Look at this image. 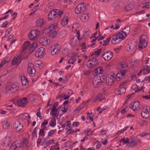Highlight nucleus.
Listing matches in <instances>:
<instances>
[{
	"label": "nucleus",
	"mask_w": 150,
	"mask_h": 150,
	"mask_svg": "<svg viewBox=\"0 0 150 150\" xmlns=\"http://www.w3.org/2000/svg\"><path fill=\"white\" fill-rule=\"evenodd\" d=\"M112 38L111 42L113 44H116L119 43L125 37L122 32L120 31L116 34H114L113 35Z\"/></svg>",
	"instance_id": "nucleus-1"
},
{
	"label": "nucleus",
	"mask_w": 150,
	"mask_h": 150,
	"mask_svg": "<svg viewBox=\"0 0 150 150\" xmlns=\"http://www.w3.org/2000/svg\"><path fill=\"white\" fill-rule=\"evenodd\" d=\"M63 13V12L62 11H60V10H52L48 15V20H53L59 15H61Z\"/></svg>",
	"instance_id": "nucleus-2"
},
{
	"label": "nucleus",
	"mask_w": 150,
	"mask_h": 150,
	"mask_svg": "<svg viewBox=\"0 0 150 150\" xmlns=\"http://www.w3.org/2000/svg\"><path fill=\"white\" fill-rule=\"evenodd\" d=\"M147 38L145 35H142L139 40L138 47L140 49L145 48L147 46Z\"/></svg>",
	"instance_id": "nucleus-3"
},
{
	"label": "nucleus",
	"mask_w": 150,
	"mask_h": 150,
	"mask_svg": "<svg viewBox=\"0 0 150 150\" xmlns=\"http://www.w3.org/2000/svg\"><path fill=\"white\" fill-rule=\"evenodd\" d=\"M115 74L113 72L108 74L106 77V83L109 86H111L114 83Z\"/></svg>",
	"instance_id": "nucleus-4"
},
{
	"label": "nucleus",
	"mask_w": 150,
	"mask_h": 150,
	"mask_svg": "<svg viewBox=\"0 0 150 150\" xmlns=\"http://www.w3.org/2000/svg\"><path fill=\"white\" fill-rule=\"evenodd\" d=\"M19 89V84L16 83L7 86L6 89L10 93H14Z\"/></svg>",
	"instance_id": "nucleus-5"
},
{
	"label": "nucleus",
	"mask_w": 150,
	"mask_h": 150,
	"mask_svg": "<svg viewBox=\"0 0 150 150\" xmlns=\"http://www.w3.org/2000/svg\"><path fill=\"white\" fill-rule=\"evenodd\" d=\"M40 33V31L38 30H31L28 34V36L30 40H33L37 38Z\"/></svg>",
	"instance_id": "nucleus-6"
},
{
	"label": "nucleus",
	"mask_w": 150,
	"mask_h": 150,
	"mask_svg": "<svg viewBox=\"0 0 150 150\" xmlns=\"http://www.w3.org/2000/svg\"><path fill=\"white\" fill-rule=\"evenodd\" d=\"M61 45L58 43L54 44L51 47V54L54 55L59 53L60 50Z\"/></svg>",
	"instance_id": "nucleus-7"
},
{
	"label": "nucleus",
	"mask_w": 150,
	"mask_h": 150,
	"mask_svg": "<svg viewBox=\"0 0 150 150\" xmlns=\"http://www.w3.org/2000/svg\"><path fill=\"white\" fill-rule=\"evenodd\" d=\"M27 72L29 75L31 76H33L36 72V70L35 69L34 67L33 64L32 63H29L28 66Z\"/></svg>",
	"instance_id": "nucleus-8"
},
{
	"label": "nucleus",
	"mask_w": 150,
	"mask_h": 150,
	"mask_svg": "<svg viewBox=\"0 0 150 150\" xmlns=\"http://www.w3.org/2000/svg\"><path fill=\"white\" fill-rule=\"evenodd\" d=\"M14 129L17 132L20 131L23 128V125L19 120L15 121L13 125Z\"/></svg>",
	"instance_id": "nucleus-9"
},
{
	"label": "nucleus",
	"mask_w": 150,
	"mask_h": 150,
	"mask_svg": "<svg viewBox=\"0 0 150 150\" xmlns=\"http://www.w3.org/2000/svg\"><path fill=\"white\" fill-rule=\"evenodd\" d=\"M113 56V53L110 51H107L103 53L102 55V57L107 61L110 60Z\"/></svg>",
	"instance_id": "nucleus-10"
},
{
	"label": "nucleus",
	"mask_w": 150,
	"mask_h": 150,
	"mask_svg": "<svg viewBox=\"0 0 150 150\" xmlns=\"http://www.w3.org/2000/svg\"><path fill=\"white\" fill-rule=\"evenodd\" d=\"M127 69H122L120 70L116 75V80L119 81L120 79H123L125 76V74L127 71Z\"/></svg>",
	"instance_id": "nucleus-11"
},
{
	"label": "nucleus",
	"mask_w": 150,
	"mask_h": 150,
	"mask_svg": "<svg viewBox=\"0 0 150 150\" xmlns=\"http://www.w3.org/2000/svg\"><path fill=\"white\" fill-rule=\"evenodd\" d=\"M45 49L42 47H40L36 51L35 54L36 57L38 58H42L43 55H45Z\"/></svg>",
	"instance_id": "nucleus-12"
},
{
	"label": "nucleus",
	"mask_w": 150,
	"mask_h": 150,
	"mask_svg": "<svg viewBox=\"0 0 150 150\" xmlns=\"http://www.w3.org/2000/svg\"><path fill=\"white\" fill-rule=\"evenodd\" d=\"M28 102V99L26 98H25L22 99L18 100L17 102V103L19 106H25L27 104Z\"/></svg>",
	"instance_id": "nucleus-13"
},
{
	"label": "nucleus",
	"mask_w": 150,
	"mask_h": 150,
	"mask_svg": "<svg viewBox=\"0 0 150 150\" xmlns=\"http://www.w3.org/2000/svg\"><path fill=\"white\" fill-rule=\"evenodd\" d=\"M141 114L143 118L146 119L150 116V113L147 111V108H144L141 111Z\"/></svg>",
	"instance_id": "nucleus-14"
},
{
	"label": "nucleus",
	"mask_w": 150,
	"mask_h": 150,
	"mask_svg": "<svg viewBox=\"0 0 150 150\" xmlns=\"http://www.w3.org/2000/svg\"><path fill=\"white\" fill-rule=\"evenodd\" d=\"M101 81L98 77L95 78L93 80L92 82L94 87L97 88L99 87L102 85V83L100 82Z\"/></svg>",
	"instance_id": "nucleus-15"
},
{
	"label": "nucleus",
	"mask_w": 150,
	"mask_h": 150,
	"mask_svg": "<svg viewBox=\"0 0 150 150\" xmlns=\"http://www.w3.org/2000/svg\"><path fill=\"white\" fill-rule=\"evenodd\" d=\"M57 25V23H54L51 24L46 29V32H47L48 33L51 32L55 29Z\"/></svg>",
	"instance_id": "nucleus-16"
},
{
	"label": "nucleus",
	"mask_w": 150,
	"mask_h": 150,
	"mask_svg": "<svg viewBox=\"0 0 150 150\" xmlns=\"http://www.w3.org/2000/svg\"><path fill=\"white\" fill-rule=\"evenodd\" d=\"M137 143V140L135 137H133L129 139V145L131 147L136 146Z\"/></svg>",
	"instance_id": "nucleus-17"
},
{
	"label": "nucleus",
	"mask_w": 150,
	"mask_h": 150,
	"mask_svg": "<svg viewBox=\"0 0 150 150\" xmlns=\"http://www.w3.org/2000/svg\"><path fill=\"white\" fill-rule=\"evenodd\" d=\"M36 26L38 27H42L45 24L44 19L43 18H40L37 20L36 22Z\"/></svg>",
	"instance_id": "nucleus-18"
},
{
	"label": "nucleus",
	"mask_w": 150,
	"mask_h": 150,
	"mask_svg": "<svg viewBox=\"0 0 150 150\" xmlns=\"http://www.w3.org/2000/svg\"><path fill=\"white\" fill-rule=\"evenodd\" d=\"M94 72V75H96L98 74H100L102 73L104 71L103 68L102 67H99L97 68L95 70Z\"/></svg>",
	"instance_id": "nucleus-19"
},
{
	"label": "nucleus",
	"mask_w": 150,
	"mask_h": 150,
	"mask_svg": "<svg viewBox=\"0 0 150 150\" xmlns=\"http://www.w3.org/2000/svg\"><path fill=\"white\" fill-rule=\"evenodd\" d=\"M86 8H88L86 5L84 3H82L79 4L75 9H85Z\"/></svg>",
	"instance_id": "nucleus-20"
},
{
	"label": "nucleus",
	"mask_w": 150,
	"mask_h": 150,
	"mask_svg": "<svg viewBox=\"0 0 150 150\" xmlns=\"http://www.w3.org/2000/svg\"><path fill=\"white\" fill-rule=\"evenodd\" d=\"M88 62H92V63L93 64V65L96 66L99 64V62H98L97 59L96 57H92L88 60Z\"/></svg>",
	"instance_id": "nucleus-21"
},
{
	"label": "nucleus",
	"mask_w": 150,
	"mask_h": 150,
	"mask_svg": "<svg viewBox=\"0 0 150 150\" xmlns=\"http://www.w3.org/2000/svg\"><path fill=\"white\" fill-rule=\"evenodd\" d=\"M134 3L133 1H130L129 4L125 7V9H132L134 8Z\"/></svg>",
	"instance_id": "nucleus-22"
},
{
	"label": "nucleus",
	"mask_w": 150,
	"mask_h": 150,
	"mask_svg": "<svg viewBox=\"0 0 150 150\" xmlns=\"http://www.w3.org/2000/svg\"><path fill=\"white\" fill-rule=\"evenodd\" d=\"M19 147V144L16 142H13L10 147V150H18Z\"/></svg>",
	"instance_id": "nucleus-23"
},
{
	"label": "nucleus",
	"mask_w": 150,
	"mask_h": 150,
	"mask_svg": "<svg viewBox=\"0 0 150 150\" xmlns=\"http://www.w3.org/2000/svg\"><path fill=\"white\" fill-rule=\"evenodd\" d=\"M76 38V37L73 36L70 39V42L69 43L72 46H75L76 44V42H77V40Z\"/></svg>",
	"instance_id": "nucleus-24"
},
{
	"label": "nucleus",
	"mask_w": 150,
	"mask_h": 150,
	"mask_svg": "<svg viewBox=\"0 0 150 150\" xmlns=\"http://www.w3.org/2000/svg\"><path fill=\"white\" fill-rule=\"evenodd\" d=\"M21 83L23 86H26L28 84V80L25 76H23L21 78Z\"/></svg>",
	"instance_id": "nucleus-25"
},
{
	"label": "nucleus",
	"mask_w": 150,
	"mask_h": 150,
	"mask_svg": "<svg viewBox=\"0 0 150 150\" xmlns=\"http://www.w3.org/2000/svg\"><path fill=\"white\" fill-rule=\"evenodd\" d=\"M38 45L36 42L35 41L33 43L32 46L30 47V52H32L38 47Z\"/></svg>",
	"instance_id": "nucleus-26"
},
{
	"label": "nucleus",
	"mask_w": 150,
	"mask_h": 150,
	"mask_svg": "<svg viewBox=\"0 0 150 150\" xmlns=\"http://www.w3.org/2000/svg\"><path fill=\"white\" fill-rule=\"evenodd\" d=\"M89 18L88 15L86 14H83L81 15L80 18V20L83 22L86 21V20H88Z\"/></svg>",
	"instance_id": "nucleus-27"
},
{
	"label": "nucleus",
	"mask_w": 150,
	"mask_h": 150,
	"mask_svg": "<svg viewBox=\"0 0 150 150\" xmlns=\"http://www.w3.org/2000/svg\"><path fill=\"white\" fill-rule=\"evenodd\" d=\"M119 141L120 143H123V144H127L128 145L129 144V139L127 138H123L119 140Z\"/></svg>",
	"instance_id": "nucleus-28"
},
{
	"label": "nucleus",
	"mask_w": 150,
	"mask_h": 150,
	"mask_svg": "<svg viewBox=\"0 0 150 150\" xmlns=\"http://www.w3.org/2000/svg\"><path fill=\"white\" fill-rule=\"evenodd\" d=\"M10 137L8 136L6 137L4 140V144L8 145L10 143Z\"/></svg>",
	"instance_id": "nucleus-29"
},
{
	"label": "nucleus",
	"mask_w": 150,
	"mask_h": 150,
	"mask_svg": "<svg viewBox=\"0 0 150 150\" xmlns=\"http://www.w3.org/2000/svg\"><path fill=\"white\" fill-rule=\"evenodd\" d=\"M126 88L124 87H122L118 90L117 91L118 93V94L120 95L121 94H122L125 92Z\"/></svg>",
	"instance_id": "nucleus-30"
},
{
	"label": "nucleus",
	"mask_w": 150,
	"mask_h": 150,
	"mask_svg": "<svg viewBox=\"0 0 150 150\" xmlns=\"http://www.w3.org/2000/svg\"><path fill=\"white\" fill-rule=\"evenodd\" d=\"M101 51V49H98L96 51L92 53V54H91V56L93 57L95 55L96 56H98L99 55Z\"/></svg>",
	"instance_id": "nucleus-31"
},
{
	"label": "nucleus",
	"mask_w": 150,
	"mask_h": 150,
	"mask_svg": "<svg viewBox=\"0 0 150 150\" xmlns=\"http://www.w3.org/2000/svg\"><path fill=\"white\" fill-rule=\"evenodd\" d=\"M68 19L67 18V16L65 17L62 20L61 22V24L62 25L64 26L68 24Z\"/></svg>",
	"instance_id": "nucleus-32"
},
{
	"label": "nucleus",
	"mask_w": 150,
	"mask_h": 150,
	"mask_svg": "<svg viewBox=\"0 0 150 150\" xmlns=\"http://www.w3.org/2000/svg\"><path fill=\"white\" fill-rule=\"evenodd\" d=\"M10 125L9 122H4L3 123V127L4 128L8 129Z\"/></svg>",
	"instance_id": "nucleus-33"
},
{
	"label": "nucleus",
	"mask_w": 150,
	"mask_h": 150,
	"mask_svg": "<svg viewBox=\"0 0 150 150\" xmlns=\"http://www.w3.org/2000/svg\"><path fill=\"white\" fill-rule=\"evenodd\" d=\"M45 40H47V38L43 37L40 39L39 42L40 44H42V45H45V44L46 43Z\"/></svg>",
	"instance_id": "nucleus-34"
},
{
	"label": "nucleus",
	"mask_w": 150,
	"mask_h": 150,
	"mask_svg": "<svg viewBox=\"0 0 150 150\" xmlns=\"http://www.w3.org/2000/svg\"><path fill=\"white\" fill-rule=\"evenodd\" d=\"M58 110V109L53 108L52 109L51 111L53 113H52L51 115L53 116L57 117V112Z\"/></svg>",
	"instance_id": "nucleus-35"
},
{
	"label": "nucleus",
	"mask_w": 150,
	"mask_h": 150,
	"mask_svg": "<svg viewBox=\"0 0 150 150\" xmlns=\"http://www.w3.org/2000/svg\"><path fill=\"white\" fill-rule=\"evenodd\" d=\"M30 44V42L29 41H26L24 42L23 47V50H25L28 48Z\"/></svg>",
	"instance_id": "nucleus-36"
},
{
	"label": "nucleus",
	"mask_w": 150,
	"mask_h": 150,
	"mask_svg": "<svg viewBox=\"0 0 150 150\" xmlns=\"http://www.w3.org/2000/svg\"><path fill=\"white\" fill-rule=\"evenodd\" d=\"M141 7V8H150V3H146L143 4Z\"/></svg>",
	"instance_id": "nucleus-37"
},
{
	"label": "nucleus",
	"mask_w": 150,
	"mask_h": 150,
	"mask_svg": "<svg viewBox=\"0 0 150 150\" xmlns=\"http://www.w3.org/2000/svg\"><path fill=\"white\" fill-rule=\"evenodd\" d=\"M111 38V37H110L108 38H107L106 40L103 41V42L104 43L103 44V46H106L109 43L110 41Z\"/></svg>",
	"instance_id": "nucleus-38"
},
{
	"label": "nucleus",
	"mask_w": 150,
	"mask_h": 150,
	"mask_svg": "<svg viewBox=\"0 0 150 150\" xmlns=\"http://www.w3.org/2000/svg\"><path fill=\"white\" fill-rule=\"evenodd\" d=\"M136 46L135 43L134 42H131L130 44V45L129 47V50H132Z\"/></svg>",
	"instance_id": "nucleus-39"
},
{
	"label": "nucleus",
	"mask_w": 150,
	"mask_h": 150,
	"mask_svg": "<svg viewBox=\"0 0 150 150\" xmlns=\"http://www.w3.org/2000/svg\"><path fill=\"white\" fill-rule=\"evenodd\" d=\"M85 103L84 101L81 104V105L79 107V108L77 109V110H78L79 111L80 110L82 109L85 107Z\"/></svg>",
	"instance_id": "nucleus-40"
},
{
	"label": "nucleus",
	"mask_w": 150,
	"mask_h": 150,
	"mask_svg": "<svg viewBox=\"0 0 150 150\" xmlns=\"http://www.w3.org/2000/svg\"><path fill=\"white\" fill-rule=\"evenodd\" d=\"M19 59V57H16V59H13L12 61L11 64L13 65H14L15 64H17L18 63L17 60Z\"/></svg>",
	"instance_id": "nucleus-41"
},
{
	"label": "nucleus",
	"mask_w": 150,
	"mask_h": 150,
	"mask_svg": "<svg viewBox=\"0 0 150 150\" xmlns=\"http://www.w3.org/2000/svg\"><path fill=\"white\" fill-rule=\"evenodd\" d=\"M133 104L135 108L138 109L139 108V106L140 105V103L139 101L134 102V103H133Z\"/></svg>",
	"instance_id": "nucleus-42"
},
{
	"label": "nucleus",
	"mask_w": 150,
	"mask_h": 150,
	"mask_svg": "<svg viewBox=\"0 0 150 150\" xmlns=\"http://www.w3.org/2000/svg\"><path fill=\"white\" fill-rule=\"evenodd\" d=\"M75 61V59L74 58H72L71 59H69L68 62V63L70 64H74V62Z\"/></svg>",
	"instance_id": "nucleus-43"
},
{
	"label": "nucleus",
	"mask_w": 150,
	"mask_h": 150,
	"mask_svg": "<svg viewBox=\"0 0 150 150\" xmlns=\"http://www.w3.org/2000/svg\"><path fill=\"white\" fill-rule=\"evenodd\" d=\"M112 8L113 9H119V6L118 5H117V4L116 3H114L112 5Z\"/></svg>",
	"instance_id": "nucleus-44"
},
{
	"label": "nucleus",
	"mask_w": 150,
	"mask_h": 150,
	"mask_svg": "<svg viewBox=\"0 0 150 150\" xmlns=\"http://www.w3.org/2000/svg\"><path fill=\"white\" fill-rule=\"evenodd\" d=\"M130 27L129 26H126L125 28L123 29V30L127 32V33H129L130 31Z\"/></svg>",
	"instance_id": "nucleus-45"
},
{
	"label": "nucleus",
	"mask_w": 150,
	"mask_h": 150,
	"mask_svg": "<svg viewBox=\"0 0 150 150\" xmlns=\"http://www.w3.org/2000/svg\"><path fill=\"white\" fill-rule=\"evenodd\" d=\"M44 121V122H42L41 125V126L43 127H45L48 123V121L47 120H45Z\"/></svg>",
	"instance_id": "nucleus-46"
},
{
	"label": "nucleus",
	"mask_w": 150,
	"mask_h": 150,
	"mask_svg": "<svg viewBox=\"0 0 150 150\" xmlns=\"http://www.w3.org/2000/svg\"><path fill=\"white\" fill-rule=\"evenodd\" d=\"M86 65L88 68H91L93 67H94L96 66L93 65V63L91 62L89 63V64H86Z\"/></svg>",
	"instance_id": "nucleus-47"
},
{
	"label": "nucleus",
	"mask_w": 150,
	"mask_h": 150,
	"mask_svg": "<svg viewBox=\"0 0 150 150\" xmlns=\"http://www.w3.org/2000/svg\"><path fill=\"white\" fill-rule=\"evenodd\" d=\"M98 99L100 101H101L103 99V96L101 94L98 95L97 96V98L96 99Z\"/></svg>",
	"instance_id": "nucleus-48"
},
{
	"label": "nucleus",
	"mask_w": 150,
	"mask_h": 150,
	"mask_svg": "<svg viewBox=\"0 0 150 150\" xmlns=\"http://www.w3.org/2000/svg\"><path fill=\"white\" fill-rule=\"evenodd\" d=\"M28 142V141L26 139H24L23 142V146L25 147H27L28 146L27 144Z\"/></svg>",
	"instance_id": "nucleus-49"
},
{
	"label": "nucleus",
	"mask_w": 150,
	"mask_h": 150,
	"mask_svg": "<svg viewBox=\"0 0 150 150\" xmlns=\"http://www.w3.org/2000/svg\"><path fill=\"white\" fill-rule=\"evenodd\" d=\"M57 34V32L56 31H54L52 32L50 34V37H53L56 36Z\"/></svg>",
	"instance_id": "nucleus-50"
},
{
	"label": "nucleus",
	"mask_w": 150,
	"mask_h": 150,
	"mask_svg": "<svg viewBox=\"0 0 150 150\" xmlns=\"http://www.w3.org/2000/svg\"><path fill=\"white\" fill-rule=\"evenodd\" d=\"M66 96V94L64 93H62V94L58 96L57 97L56 99H58V98H63L64 97Z\"/></svg>",
	"instance_id": "nucleus-51"
},
{
	"label": "nucleus",
	"mask_w": 150,
	"mask_h": 150,
	"mask_svg": "<svg viewBox=\"0 0 150 150\" xmlns=\"http://www.w3.org/2000/svg\"><path fill=\"white\" fill-rule=\"evenodd\" d=\"M29 115V114L28 113H25L24 114H22L20 115V116L21 117H22L23 118H24L23 116H25V118H26V117H28Z\"/></svg>",
	"instance_id": "nucleus-52"
},
{
	"label": "nucleus",
	"mask_w": 150,
	"mask_h": 150,
	"mask_svg": "<svg viewBox=\"0 0 150 150\" xmlns=\"http://www.w3.org/2000/svg\"><path fill=\"white\" fill-rule=\"evenodd\" d=\"M45 135V131H43V129L42 130L40 129L39 131V135L41 136H44Z\"/></svg>",
	"instance_id": "nucleus-53"
},
{
	"label": "nucleus",
	"mask_w": 150,
	"mask_h": 150,
	"mask_svg": "<svg viewBox=\"0 0 150 150\" xmlns=\"http://www.w3.org/2000/svg\"><path fill=\"white\" fill-rule=\"evenodd\" d=\"M8 24V22L6 21L3 23L1 26V28H5Z\"/></svg>",
	"instance_id": "nucleus-54"
},
{
	"label": "nucleus",
	"mask_w": 150,
	"mask_h": 150,
	"mask_svg": "<svg viewBox=\"0 0 150 150\" xmlns=\"http://www.w3.org/2000/svg\"><path fill=\"white\" fill-rule=\"evenodd\" d=\"M54 140L53 139V140H49L48 141V142H47L46 143V144L47 145V146L50 145V144H52V142H52V144H54Z\"/></svg>",
	"instance_id": "nucleus-55"
},
{
	"label": "nucleus",
	"mask_w": 150,
	"mask_h": 150,
	"mask_svg": "<svg viewBox=\"0 0 150 150\" xmlns=\"http://www.w3.org/2000/svg\"><path fill=\"white\" fill-rule=\"evenodd\" d=\"M98 78H99V79H100L101 81L100 82L101 83H102H102L104 82L105 80V78H104V77L103 76L101 77L99 76L98 77Z\"/></svg>",
	"instance_id": "nucleus-56"
},
{
	"label": "nucleus",
	"mask_w": 150,
	"mask_h": 150,
	"mask_svg": "<svg viewBox=\"0 0 150 150\" xmlns=\"http://www.w3.org/2000/svg\"><path fill=\"white\" fill-rule=\"evenodd\" d=\"M76 13L79 14L83 13L84 11V10H74Z\"/></svg>",
	"instance_id": "nucleus-57"
},
{
	"label": "nucleus",
	"mask_w": 150,
	"mask_h": 150,
	"mask_svg": "<svg viewBox=\"0 0 150 150\" xmlns=\"http://www.w3.org/2000/svg\"><path fill=\"white\" fill-rule=\"evenodd\" d=\"M55 122H54V121H52L51 122L50 124V125L51 127H54L56 125V120H54Z\"/></svg>",
	"instance_id": "nucleus-58"
},
{
	"label": "nucleus",
	"mask_w": 150,
	"mask_h": 150,
	"mask_svg": "<svg viewBox=\"0 0 150 150\" xmlns=\"http://www.w3.org/2000/svg\"><path fill=\"white\" fill-rule=\"evenodd\" d=\"M54 134V130H52L48 132V136H51L53 135Z\"/></svg>",
	"instance_id": "nucleus-59"
},
{
	"label": "nucleus",
	"mask_w": 150,
	"mask_h": 150,
	"mask_svg": "<svg viewBox=\"0 0 150 150\" xmlns=\"http://www.w3.org/2000/svg\"><path fill=\"white\" fill-rule=\"evenodd\" d=\"M134 32L135 34L139 33V30L138 27L136 28L134 30Z\"/></svg>",
	"instance_id": "nucleus-60"
},
{
	"label": "nucleus",
	"mask_w": 150,
	"mask_h": 150,
	"mask_svg": "<svg viewBox=\"0 0 150 150\" xmlns=\"http://www.w3.org/2000/svg\"><path fill=\"white\" fill-rule=\"evenodd\" d=\"M10 57H9L7 56L5 58V59L4 60V62L5 63H8L10 59Z\"/></svg>",
	"instance_id": "nucleus-61"
},
{
	"label": "nucleus",
	"mask_w": 150,
	"mask_h": 150,
	"mask_svg": "<svg viewBox=\"0 0 150 150\" xmlns=\"http://www.w3.org/2000/svg\"><path fill=\"white\" fill-rule=\"evenodd\" d=\"M67 109L68 108L67 107H66V106H64L63 108V110H62V111L63 113H64L66 112L67 111Z\"/></svg>",
	"instance_id": "nucleus-62"
},
{
	"label": "nucleus",
	"mask_w": 150,
	"mask_h": 150,
	"mask_svg": "<svg viewBox=\"0 0 150 150\" xmlns=\"http://www.w3.org/2000/svg\"><path fill=\"white\" fill-rule=\"evenodd\" d=\"M142 97L147 100L150 99V94L146 96H143Z\"/></svg>",
	"instance_id": "nucleus-63"
},
{
	"label": "nucleus",
	"mask_w": 150,
	"mask_h": 150,
	"mask_svg": "<svg viewBox=\"0 0 150 150\" xmlns=\"http://www.w3.org/2000/svg\"><path fill=\"white\" fill-rule=\"evenodd\" d=\"M42 139L39 138L38 139L37 142V145L38 146L39 144H40L42 141Z\"/></svg>",
	"instance_id": "nucleus-64"
}]
</instances>
